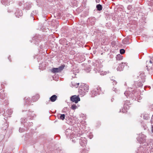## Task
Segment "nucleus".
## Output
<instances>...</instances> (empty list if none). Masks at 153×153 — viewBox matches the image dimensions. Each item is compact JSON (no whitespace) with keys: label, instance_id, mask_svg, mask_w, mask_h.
Segmentation results:
<instances>
[{"label":"nucleus","instance_id":"1","mask_svg":"<svg viewBox=\"0 0 153 153\" xmlns=\"http://www.w3.org/2000/svg\"><path fill=\"white\" fill-rule=\"evenodd\" d=\"M149 152L150 153L153 152V140H152L147 143L146 148L140 146L136 151V153H149Z\"/></svg>","mask_w":153,"mask_h":153},{"label":"nucleus","instance_id":"2","mask_svg":"<svg viewBox=\"0 0 153 153\" xmlns=\"http://www.w3.org/2000/svg\"><path fill=\"white\" fill-rule=\"evenodd\" d=\"M89 86L87 85L83 84L79 88V92L82 96H84L88 92Z\"/></svg>","mask_w":153,"mask_h":153},{"label":"nucleus","instance_id":"3","mask_svg":"<svg viewBox=\"0 0 153 153\" xmlns=\"http://www.w3.org/2000/svg\"><path fill=\"white\" fill-rule=\"evenodd\" d=\"M102 68L101 66L99 64H96V66L94 68V71L96 74L99 73L100 75H104L106 74L107 72L105 71H103L102 69Z\"/></svg>","mask_w":153,"mask_h":153},{"label":"nucleus","instance_id":"4","mask_svg":"<svg viewBox=\"0 0 153 153\" xmlns=\"http://www.w3.org/2000/svg\"><path fill=\"white\" fill-rule=\"evenodd\" d=\"M101 90V88L99 86L95 87L91 91V97H93L100 94Z\"/></svg>","mask_w":153,"mask_h":153},{"label":"nucleus","instance_id":"5","mask_svg":"<svg viewBox=\"0 0 153 153\" xmlns=\"http://www.w3.org/2000/svg\"><path fill=\"white\" fill-rule=\"evenodd\" d=\"M125 96L131 98H133V99L134 97H136L137 95V93H135L134 90L133 91H126L124 93Z\"/></svg>","mask_w":153,"mask_h":153},{"label":"nucleus","instance_id":"6","mask_svg":"<svg viewBox=\"0 0 153 153\" xmlns=\"http://www.w3.org/2000/svg\"><path fill=\"white\" fill-rule=\"evenodd\" d=\"M137 140L138 142L140 144L145 143L146 140V136L143 134L141 133L139 134Z\"/></svg>","mask_w":153,"mask_h":153},{"label":"nucleus","instance_id":"7","mask_svg":"<svg viewBox=\"0 0 153 153\" xmlns=\"http://www.w3.org/2000/svg\"><path fill=\"white\" fill-rule=\"evenodd\" d=\"M65 134L68 138H74V131L70 129H67L65 131Z\"/></svg>","mask_w":153,"mask_h":153},{"label":"nucleus","instance_id":"8","mask_svg":"<svg viewBox=\"0 0 153 153\" xmlns=\"http://www.w3.org/2000/svg\"><path fill=\"white\" fill-rule=\"evenodd\" d=\"M130 105V102L129 100H127L125 102L123 108L122 109V112L123 113H125L127 112V110L129 108Z\"/></svg>","mask_w":153,"mask_h":153},{"label":"nucleus","instance_id":"9","mask_svg":"<svg viewBox=\"0 0 153 153\" xmlns=\"http://www.w3.org/2000/svg\"><path fill=\"white\" fill-rule=\"evenodd\" d=\"M4 99L3 101V104H4V105H7L8 103V100H7L6 97H5V94L3 92L2 93H1L0 95V101H2V100Z\"/></svg>","mask_w":153,"mask_h":153},{"label":"nucleus","instance_id":"10","mask_svg":"<svg viewBox=\"0 0 153 153\" xmlns=\"http://www.w3.org/2000/svg\"><path fill=\"white\" fill-rule=\"evenodd\" d=\"M65 67V65H62L58 68H53L51 70L52 72L55 73L61 72Z\"/></svg>","mask_w":153,"mask_h":153},{"label":"nucleus","instance_id":"11","mask_svg":"<svg viewBox=\"0 0 153 153\" xmlns=\"http://www.w3.org/2000/svg\"><path fill=\"white\" fill-rule=\"evenodd\" d=\"M71 100L73 102L76 103L80 101V99L78 96L74 95L72 96L70 98Z\"/></svg>","mask_w":153,"mask_h":153},{"label":"nucleus","instance_id":"12","mask_svg":"<svg viewBox=\"0 0 153 153\" xmlns=\"http://www.w3.org/2000/svg\"><path fill=\"white\" fill-rule=\"evenodd\" d=\"M79 143L81 146H85L87 143V140L85 137H81L80 139Z\"/></svg>","mask_w":153,"mask_h":153},{"label":"nucleus","instance_id":"13","mask_svg":"<svg viewBox=\"0 0 153 153\" xmlns=\"http://www.w3.org/2000/svg\"><path fill=\"white\" fill-rule=\"evenodd\" d=\"M23 13L21 10L18 9L16 10L15 13V15L16 17H19L22 15Z\"/></svg>","mask_w":153,"mask_h":153},{"label":"nucleus","instance_id":"14","mask_svg":"<svg viewBox=\"0 0 153 153\" xmlns=\"http://www.w3.org/2000/svg\"><path fill=\"white\" fill-rule=\"evenodd\" d=\"M124 64H125L123 63L120 64L118 67L117 69V71H122L124 67Z\"/></svg>","mask_w":153,"mask_h":153},{"label":"nucleus","instance_id":"15","mask_svg":"<svg viewBox=\"0 0 153 153\" xmlns=\"http://www.w3.org/2000/svg\"><path fill=\"white\" fill-rule=\"evenodd\" d=\"M138 77V78H140L141 79L140 81H141L143 83L145 82V75L144 74L141 73Z\"/></svg>","mask_w":153,"mask_h":153},{"label":"nucleus","instance_id":"16","mask_svg":"<svg viewBox=\"0 0 153 153\" xmlns=\"http://www.w3.org/2000/svg\"><path fill=\"white\" fill-rule=\"evenodd\" d=\"M28 117H31L30 118L31 120L33 119V118L35 116V115L33 113V111H29L28 113Z\"/></svg>","mask_w":153,"mask_h":153},{"label":"nucleus","instance_id":"17","mask_svg":"<svg viewBox=\"0 0 153 153\" xmlns=\"http://www.w3.org/2000/svg\"><path fill=\"white\" fill-rule=\"evenodd\" d=\"M57 97L55 95H53L50 98V100L52 102L55 101L57 99Z\"/></svg>","mask_w":153,"mask_h":153},{"label":"nucleus","instance_id":"18","mask_svg":"<svg viewBox=\"0 0 153 153\" xmlns=\"http://www.w3.org/2000/svg\"><path fill=\"white\" fill-rule=\"evenodd\" d=\"M24 100H25V105H26L27 104V105H29L30 104V98H27L25 97V98Z\"/></svg>","mask_w":153,"mask_h":153},{"label":"nucleus","instance_id":"19","mask_svg":"<svg viewBox=\"0 0 153 153\" xmlns=\"http://www.w3.org/2000/svg\"><path fill=\"white\" fill-rule=\"evenodd\" d=\"M142 82H143L141 81H140H140L137 84V85H136V82H135L134 85H134L135 86V87L136 88L138 87H142L143 85V84H142Z\"/></svg>","mask_w":153,"mask_h":153},{"label":"nucleus","instance_id":"20","mask_svg":"<svg viewBox=\"0 0 153 153\" xmlns=\"http://www.w3.org/2000/svg\"><path fill=\"white\" fill-rule=\"evenodd\" d=\"M39 98V95L38 94H36L35 96H33L32 98V100L33 101H37Z\"/></svg>","mask_w":153,"mask_h":153},{"label":"nucleus","instance_id":"21","mask_svg":"<svg viewBox=\"0 0 153 153\" xmlns=\"http://www.w3.org/2000/svg\"><path fill=\"white\" fill-rule=\"evenodd\" d=\"M1 2L2 4L5 5H8L10 4V2L8 0H2L1 1Z\"/></svg>","mask_w":153,"mask_h":153},{"label":"nucleus","instance_id":"22","mask_svg":"<svg viewBox=\"0 0 153 153\" xmlns=\"http://www.w3.org/2000/svg\"><path fill=\"white\" fill-rule=\"evenodd\" d=\"M89 21L92 25H94L96 21V19L94 17L90 18L89 19Z\"/></svg>","mask_w":153,"mask_h":153},{"label":"nucleus","instance_id":"23","mask_svg":"<svg viewBox=\"0 0 153 153\" xmlns=\"http://www.w3.org/2000/svg\"><path fill=\"white\" fill-rule=\"evenodd\" d=\"M123 58V56L120 54L117 55L116 57V59L117 60H122V59Z\"/></svg>","mask_w":153,"mask_h":153},{"label":"nucleus","instance_id":"24","mask_svg":"<svg viewBox=\"0 0 153 153\" xmlns=\"http://www.w3.org/2000/svg\"><path fill=\"white\" fill-rule=\"evenodd\" d=\"M27 121L26 118H22L21 119V122L22 124H23L24 125V124L26 123V122Z\"/></svg>","mask_w":153,"mask_h":153},{"label":"nucleus","instance_id":"25","mask_svg":"<svg viewBox=\"0 0 153 153\" xmlns=\"http://www.w3.org/2000/svg\"><path fill=\"white\" fill-rule=\"evenodd\" d=\"M96 8L97 9V10L99 11H100L102 9V5L100 4L97 5Z\"/></svg>","mask_w":153,"mask_h":153},{"label":"nucleus","instance_id":"26","mask_svg":"<svg viewBox=\"0 0 153 153\" xmlns=\"http://www.w3.org/2000/svg\"><path fill=\"white\" fill-rule=\"evenodd\" d=\"M28 123H26L24 124V126L27 127L28 126L30 127L31 126H33V123L32 122H29Z\"/></svg>","mask_w":153,"mask_h":153},{"label":"nucleus","instance_id":"27","mask_svg":"<svg viewBox=\"0 0 153 153\" xmlns=\"http://www.w3.org/2000/svg\"><path fill=\"white\" fill-rule=\"evenodd\" d=\"M25 7L28 10L31 7V4L28 3H27L25 4Z\"/></svg>","mask_w":153,"mask_h":153},{"label":"nucleus","instance_id":"28","mask_svg":"<svg viewBox=\"0 0 153 153\" xmlns=\"http://www.w3.org/2000/svg\"><path fill=\"white\" fill-rule=\"evenodd\" d=\"M65 115L64 114H61L60 115V117L58 116V117L59 119L64 120L65 118Z\"/></svg>","mask_w":153,"mask_h":153},{"label":"nucleus","instance_id":"29","mask_svg":"<svg viewBox=\"0 0 153 153\" xmlns=\"http://www.w3.org/2000/svg\"><path fill=\"white\" fill-rule=\"evenodd\" d=\"M141 126L144 128V130H146L147 128L146 125L143 122L141 123Z\"/></svg>","mask_w":153,"mask_h":153},{"label":"nucleus","instance_id":"30","mask_svg":"<svg viewBox=\"0 0 153 153\" xmlns=\"http://www.w3.org/2000/svg\"><path fill=\"white\" fill-rule=\"evenodd\" d=\"M6 112L8 115H10L12 114L13 111L11 109H9L7 110Z\"/></svg>","mask_w":153,"mask_h":153},{"label":"nucleus","instance_id":"31","mask_svg":"<svg viewBox=\"0 0 153 153\" xmlns=\"http://www.w3.org/2000/svg\"><path fill=\"white\" fill-rule=\"evenodd\" d=\"M143 116L144 119L147 120L149 118V115L148 114H143Z\"/></svg>","mask_w":153,"mask_h":153},{"label":"nucleus","instance_id":"32","mask_svg":"<svg viewBox=\"0 0 153 153\" xmlns=\"http://www.w3.org/2000/svg\"><path fill=\"white\" fill-rule=\"evenodd\" d=\"M27 128H26V129L25 128L23 129V128H22L21 127H20L19 128V132L22 133L25 130H27Z\"/></svg>","mask_w":153,"mask_h":153},{"label":"nucleus","instance_id":"33","mask_svg":"<svg viewBox=\"0 0 153 153\" xmlns=\"http://www.w3.org/2000/svg\"><path fill=\"white\" fill-rule=\"evenodd\" d=\"M71 108L73 110H74L77 108V106L75 105L74 104L72 105Z\"/></svg>","mask_w":153,"mask_h":153},{"label":"nucleus","instance_id":"34","mask_svg":"<svg viewBox=\"0 0 153 153\" xmlns=\"http://www.w3.org/2000/svg\"><path fill=\"white\" fill-rule=\"evenodd\" d=\"M4 126L3 127H2L1 129L5 130L7 128L8 126L6 123L4 124Z\"/></svg>","mask_w":153,"mask_h":153},{"label":"nucleus","instance_id":"35","mask_svg":"<svg viewBox=\"0 0 153 153\" xmlns=\"http://www.w3.org/2000/svg\"><path fill=\"white\" fill-rule=\"evenodd\" d=\"M89 148H85L84 150H83L82 151V153H85L87 152L89 150Z\"/></svg>","mask_w":153,"mask_h":153},{"label":"nucleus","instance_id":"36","mask_svg":"<svg viewBox=\"0 0 153 153\" xmlns=\"http://www.w3.org/2000/svg\"><path fill=\"white\" fill-rule=\"evenodd\" d=\"M120 53L121 54H123L125 53V50L123 49H121L120 50Z\"/></svg>","mask_w":153,"mask_h":153},{"label":"nucleus","instance_id":"37","mask_svg":"<svg viewBox=\"0 0 153 153\" xmlns=\"http://www.w3.org/2000/svg\"><path fill=\"white\" fill-rule=\"evenodd\" d=\"M4 134H1L0 135V141H1L4 138Z\"/></svg>","mask_w":153,"mask_h":153},{"label":"nucleus","instance_id":"38","mask_svg":"<svg viewBox=\"0 0 153 153\" xmlns=\"http://www.w3.org/2000/svg\"><path fill=\"white\" fill-rule=\"evenodd\" d=\"M115 86H114V87H113V88L112 89V90L113 91H114L115 93H117L118 92V90H117L116 88L115 87Z\"/></svg>","mask_w":153,"mask_h":153},{"label":"nucleus","instance_id":"39","mask_svg":"<svg viewBox=\"0 0 153 153\" xmlns=\"http://www.w3.org/2000/svg\"><path fill=\"white\" fill-rule=\"evenodd\" d=\"M91 71V69L90 68H88L86 69V71L87 72H89Z\"/></svg>","mask_w":153,"mask_h":153},{"label":"nucleus","instance_id":"40","mask_svg":"<svg viewBox=\"0 0 153 153\" xmlns=\"http://www.w3.org/2000/svg\"><path fill=\"white\" fill-rule=\"evenodd\" d=\"M151 122V123L152 124H153V115H152V117Z\"/></svg>","mask_w":153,"mask_h":153},{"label":"nucleus","instance_id":"41","mask_svg":"<svg viewBox=\"0 0 153 153\" xmlns=\"http://www.w3.org/2000/svg\"><path fill=\"white\" fill-rule=\"evenodd\" d=\"M113 85H114V84L116 85L117 84V82L115 80L113 81Z\"/></svg>","mask_w":153,"mask_h":153},{"label":"nucleus","instance_id":"42","mask_svg":"<svg viewBox=\"0 0 153 153\" xmlns=\"http://www.w3.org/2000/svg\"><path fill=\"white\" fill-rule=\"evenodd\" d=\"M131 8V6H128L127 7V8L128 10H130Z\"/></svg>","mask_w":153,"mask_h":153},{"label":"nucleus","instance_id":"43","mask_svg":"<svg viewBox=\"0 0 153 153\" xmlns=\"http://www.w3.org/2000/svg\"><path fill=\"white\" fill-rule=\"evenodd\" d=\"M92 137H93V135L91 134L89 137L90 139H91L92 138Z\"/></svg>","mask_w":153,"mask_h":153},{"label":"nucleus","instance_id":"44","mask_svg":"<svg viewBox=\"0 0 153 153\" xmlns=\"http://www.w3.org/2000/svg\"><path fill=\"white\" fill-rule=\"evenodd\" d=\"M31 18H32V19H33V20H34V16H33L32 15L31 16Z\"/></svg>","mask_w":153,"mask_h":153},{"label":"nucleus","instance_id":"45","mask_svg":"<svg viewBox=\"0 0 153 153\" xmlns=\"http://www.w3.org/2000/svg\"><path fill=\"white\" fill-rule=\"evenodd\" d=\"M79 85V83H77V85H75V86L76 87H77L78 86V85Z\"/></svg>","mask_w":153,"mask_h":153},{"label":"nucleus","instance_id":"46","mask_svg":"<svg viewBox=\"0 0 153 153\" xmlns=\"http://www.w3.org/2000/svg\"><path fill=\"white\" fill-rule=\"evenodd\" d=\"M152 132L153 133V126H152Z\"/></svg>","mask_w":153,"mask_h":153},{"label":"nucleus","instance_id":"47","mask_svg":"<svg viewBox=\"0 0 153 153\" xmlns=\"http://www.w3.org/2000/svg\"><path fill=\"white\" fill-rule=\"evenodd\" d=\"M114 100V99L113 98H112L111 99V102H113Z\"/></svg>","mask_w":153,"mask_h":153},{"label":"nucleus","instance_id":"48","mask_svg":"<svg viewBox=\"0 0 153 153\" xmlns=\"http://www.w3.org/2000/svg\"><path fill=\"white\" fill-rule=\"evenodd\" d=\"M100 1V0H96V1L97 2H99V1Z\"/></svg>","mask_w":153,"mask_h":153},{"label":"nucleus","instance_id":"49","mask_svg":"<svg viewBox=\"0 0 153 153\" xmlns=\"http://www.w3.org/2000/svg\"><path fill=\"white\" fill-rule=\"evenodd\" d=\"M150 62L151 63H152V61H151V60H150Z\"/></svg>","mask_w":153,"mask_h":153},{"label":"nucleus","instance_id":"50","mask_svg":"<svg viewBox=\"0 0 153 153\" xmlns=\"http://www.w3.org/2000/svg\"><path fill=\"white\" fill-rule=\"evenodd\" d=\"M10 56L8 57V59L10 60Z\"/></svg>","mask_w":153,"mask_h":153},{"label":"nucleus","instance_id":"51","mask_svg":"<svg viewBox=\"0 0 153 153\" xmlns=\"http://www.w3.org/2000/svg\"><path fill=\"white\" fill-rule=\"evenodd\" d=\"M33 14L34 13V11H33ZM32 14H33V13H32L31 15H32Z\"/></svg>","mask_w":153,"mask_h":153},{"label":"nucleus","instance_id":"52","mask_svg":"<svg viewBox=\"0 0 153 153\" xmlns=\"http://www.w3.org/2000/svg\"><path fill=\"white\" fill-rule=\"evenodd\" d=\"M48 102H50V100H49V101H48Z\"/></svg>","mask_w":153,"mask_h":153},{"label":"nucleus","instance_id":"53","mask_svg":"<svg viewBox=\"0 0 153 153\" xmlns=\"http://www.w3.org/2000/svg\"><path fill=\"white\" fill-rule=\"evenodd\" d=\"M146 145V144H144V145L145 146Z\"/></svg>","mask_w":153,"mask_h":153},{"label":"nucleus","instance_id":"54","mask_svg":"<svg viewBox=\"0 0 153 153\" xmlns=\"http://www.w3.org/2000/svg\"><path fill=\"white\" fill-rule=\"evenodd\" d=\"M111 80H113V79H111Z\"/></svg>","mask_w":153,"mask_h":153},{"label":"nucleus","instance_id":"55","mask_svg":"<svg viewBox=\"0 0 153 153\" xmlns=\"http://www.w3.org/2000/svg\"><path fill=\"white\" fill-rule=\"evenodd\" d=\"M120 112H121V110H120Z\"/></svg>","mask_w":153,"mask_h":153},{"label":"nucleus","instance_id":"56","mask_svg":"<svg viewBox=\"0 0 153 153\" xmlns=\"http://www.w3.org/2000/svg\"><path fill=\"white\" fill-rule=\"evenodd\" d=\"M46 104H48V102H47Z\"/></svg>","mask_w":153,"mask_h":153}]
</instances>
